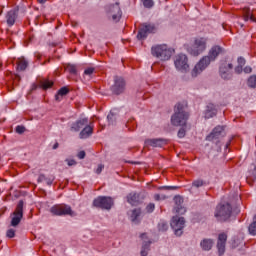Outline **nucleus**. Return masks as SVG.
Instances as JSON below:
<instances>
[{"mask_svg": "<svg viewBox=\"0 0 256 256\" xmlns=\"http://www.w3.org/2000/svg\"><path fill=\"white\" fill-rule=\"evenodd\" d=\"M222 51L223 48H221V46H213L209 50L208 55L202 57L201 60L195 65L191 72L192 77L201 75V73L204 72L209 67V65H211V62L215 61V59L221 55Z\"/></svg>", "mask_w": 256, "mask_h": 256, "instance_id": "f257e3e1", "label": "nucleus"}, {"mask_svg": "<svg viewBox=\"0 0 256 256\" xmlns=\"http://www.w3.org/2000/svg\"><path fill=\"white\" fill-rule=\"evenodd\" d=\"M189 119V113L187 112V106L178 103L174 108V114L171 117V123L174 127H183L187 125Z\"/></svg>", "mask_w": 256, "mask_h": 256, "instance_id": "f03ea898", "label": "nucleus"}, {"mask_svg": "<svg viewBox=\"0 0 256 256\" xmlns=\"http://www.w3.org/2000/svg\"><path fill=\"white\" fill-rule=\"evenodd\" d=\"M173 53H175V49L167 46L166 44L155 45L151 48V54L153 57L160 59V61H169V59L173 57Z\"/></svg>", "mask_w": 256, "mask_h": 256, "instance_id": "7ed1b4c3", "label": "nucleus"}, {"mask_svg": "<svg viewBox=\"0 0 256 256\" xmlns=\"http://www.w3.org/2000/svg\"><path fill=\"white\" fill-rule=\"evenodd\" d=\"M231 213H233V208L231 207V204H220L216 207L214 216L217 221L223 223L231 218Z\"/></svg>", "mask_w": 256, "mask_h": 256, "instance_id": "20e7f679", "label": "nucleus"}, {"mask_svg": "<svg viewBox=\"0 0 256 256\" xmlns=\"http://www.w3.org/2000/svg\"><path fill=\"white\" fill-rule=\"evenodd\" d=\"M50 213L56 217H63L67 215H69V217H77V213L67 204H56L52 206L50 208Z\"/></svg>", "mask_w": 256, "mask_h": 256, "instance_id": "39448f33", "label": "nucleus"}, {"mask_svg": "<svg viewBox=\"0 0 256 256\" xmlns=\"http://www.w3.org/2000/svg\"><path fill=\"white\" fill-rule=\"evenodd\" d=\"M207 49V38H196L193 45L187 48V51L193 57H198Z\"/></svg>", "mask_w": 256, "mask_h": 256, "instance_id": "423d86ee", "label": "nucleus"}, {"mask_svg": "<svg viewBox=\"0 0 256 256\" xmlns=\"http://www.w3.org/2000/svg\"><path fill=\"white\" fill-rule=\"evenodd\" d=\"M174 65L177 71L187 73L189 71V58L185 54H179L174 59Z\"/></svg>", "mask_w": 256, "mask_h": 256, "instance_id": "0eeeda50", "label": "nucleus"}, {"mask_svg": "<svg viewBox=\"0 0 256 256\" xmlns=\"http://www.w3.org/2000/svg\"><path fill=\"white\" fill-rule=\"evenodd\" d=\"M151 33H157V26L155 24L144 23L138 31L137 39L143 41Z\"/></svg>", "mask_w": 256, "mask_h": 256, "instance_id": "6e6552de", "label": "nucleus"}, {"mask_svg": "<svg viewBox=\"0 0 256 256\" xmlns=\"http://www.w3.org/2000/svg\"><path fill=\"white\" fill-rule=\"evenodd\" d=\"M106 13H107L108 19H111L112 21H114V23H118L122 15L121 7L119 6V3L116 2L115 4L109 5L106 8Z\"/></svg>", "mask_w": 256, "mask_h": 256, "instance_id": "1a4fd4ad", "label": "nucleus"}, {"mask_svg": "<svg viewBox=\"0 0 256 256\" xmlns=\"http://www.w3.org/2000/svg\"><path fill=\"white\" fill-rule=\"evenodd\" d=\"M170 225H171L173 231L175 232V235L177 237H181V235H183V229L185 228V218L179 217V216H174L172 218Z\"/></svg>", "mask_w": 256, "mask_h": 256, "instance_id": "9d476101", "label": "nucleus"}, {"mask_svg": "<svg viewBox=\"0 0 256 256\" xmlns=\"http://www.w3.org/2000/svg\"><path fill=\"white\" fill-rule=\"evenodd\" d=\"M93 206L109 211V209L113 207V199L107 196H99L98 198L94 199Z\"/></svg>", "mask_w": 256, "mask_h": 256, "instance_id": "9b49d317", "label": "nucleus"}, {"mask_svg": "<svg viewBox=\"0 0 256 256\" xmlns=\"http://www.w3.org/2000/svg\"><path fill=\"white\" fill-rule=\"evenodd\" d=\"M126 83L125 79L115 76L114 85L111 86V91L114 95H123L125 93Z\"/></svg>", "mask_w": 256, "mask_h": 256, "instance_id": "f8f14e48", "label": "nucleus"}, {"mask_svg": "<svg viewBox=\"0 0 256 256\" xmlns=\"http://www.w3.org/2000/svg\"><path fill=\"white\" fill-rule=\"evenodd\" d=\"M23 200H20L16 206L15 211L13 212V217L11 220V227H17L19 223H21V220L23 219Z\"/></svg>", "mask_w": 256, "mask_h": 256, "instance_id": "ddd939ff", "label": "nucleus"}, {"mask_svg": "<svg viewBox=\"0 0 256 256\" xmlns=\"http://www.w3.org/2000/svg\"><path fill=\"white\" fill-rule=\"evenodd\" d=\"M231 69H233V64L223 62L219 68L220 77L225 81L233 79V73L231 72Z\"/></svg>", "mask_w": 256, "mask_h": 256, "instance_id": "4468645a", "label": "nucleus"}, {"mask_svg": "<svg viewBox=\"0 0 256 256\" xmlns=\"http://www.w3.org/2000/svg\"><path fill=\"white\" fill-rule=\"evenodd\" d=\"M88 123H89V118H80L71 124L70 131H72V133H79V131H81V129H84V127Z\"/></svg>", "mask_w": 256, "mask_h": 256, "instance_id": "2eb2a0df", "label": "nucleus"}, {"mask_svg": "<svg viewBox=\"0 0 256 256\" xmlns=\"http://www.w3.org/2000/svg\"><path fill=\"white\" fill-rule=\"evenodd\" d=\"M226 243H227V234H225V233L219 234L218 242H217V249H218L219 256L225 255Z\"/></svg>", "mask_w": 256, "mask_h": 256, "instance_id": "dca6fc26", "label": "nucleus"}, {"mask_svg": "<svg viewBox=\"0 0 256 256\" xmlns=\"http://www.w3.org/2000/svg\"><path fill=\"white\" fill-rule=\"evenodd\" d=\"M145 145L148 147H165L167 140L163 138H153L145 140Z\"/></svg>", "mask_w": 256, "mask_h": 256, "instance_id": "f3484780", "label": "nucleus"}, {"mask_svg": "<svg viewBox=\"0 0 256 256\" xmlns=\"http://www.w3.org/2000/svg\"><path fill=\"white\" fill-rule=\"evenodd\" d=\"M225 129L223 126H216L212 132L206 137V141H215V139H219L221 135H223V131Z\"/></svg>", "mask_w": 256, "mask_h": 256, "instance_id": "a211bd4d", "label": "nucleus"}, {"mask_svg": "<svg viewBox=\"0 0 256 256\" xmlns=\"http://www.w3.org/2000/svg\"><path fill=\"white\" fill-rule=\"evenodd\" d=\"M51 89V87H53V81L47 80V79H42L39 81V84H33L31 91H36V89Z\"/></svg>", "mask_w": 256, "mask_h": 256, "instance_id": "6ab92c4d", "label": "nucleus"}, {"mask_svg": "<svg viewBox=\"0 0 256 256\" xmlns=\"http://www.w3.org/2000/svg\"><path fill=\"white\" fill-rule=\"evenodd\" d=\"M18 13H19V9H17V8H14L7 13L6 21H7V25H9V27H13V25H15V21H17Z\"/></svg>", "mask_w": 256, "mask_h": 256, "instance_id": "aec40b11", "label": "nucleus"}, {"mask_svg": "<svg viewBox=\"0 0 256 256\" xmlns=\"http://www.w3.org/2000/svg\"><path fill=\"white\" fill-rule=\"evenodd\" d=\"M93 135V126L89 124V122L86 124L84 129H82L79 133L80 139H89Z\"/></svg>", "mask_w": 256, "mask_h": 256, "instance_id": "412c9836", "label": "nucleus"}, {"mask_svg": "<svg viewBox=\"0 0 256 256\" xmlns=\"http://www.w3.org/2000/svg\"><path fill=\"white\" fill-rule=\"evenodd\" d=\"M215 115H217V108L215 107L214 104H208L206 106L205 118L211 119V117H215Z\"/></svg>", "mask_w": 256, "mask_h": 256, "instance_id": "4be33fe9", "label": "nucleus"}, {"mask_svg": "<svg viewBox=\"0 0 256 256\" xmlns=\"http://www.w3.org/2000/svg\"><path fill=\"white\" fill-rule=\"evenodd\" d=\"M139 217H141V208H135L131 211L130 219L132 223L139 224L141 220H139Z\"/></svg>", "mask_w": 256, "mask_h": 256, "instance_id": "5701e85b", "label": "nucleus"}, {"mask_svg": "<svg viewBox=\"0 0 256 256\" xmlns=\"http://www.w3.org/2000/svg\"><path fill=\"white\" fill-rule=\"evenodd\" d=\"M213 239L205 238L200 242V246L203 249V251H211L213 249Z\"/></svg>", "mask_w": 256, "mask_h": 256, "instance_id": "b1692460", "label": "nucleus"}, {"mask_svg": "<svg viewBox=\"0 0 256 256\" xmlns=\"http://www.w3.org/2000/svg\"><path fill=\"white\" fill-rule=\"evenodd\" d=\"M16 63L18 71H25V69L29 67V62L25 59V57L18 58Z\"/></svg>", "mask_w": 256, "mask_h": 256, "instance_id": "393cba45", "label": "nucleus"}, {"mask_svg": "<svg viewBox=\"0 0 256 256\" xmlns=\"http://www.w3.org/2000/svg\"><path fill=\"white\" fill-rule=\"evenodd\" d=\"M150 250H151V241H145L142 244L140 255L141 256H147V255H149Z\"/></svg>", "mask_w": 256, "mask_h": 256, "instance_id": "a878e982", "label": "nucleus"}, {"mask_svg": "<svg viewBox=\"0 0 256 256\" xmlns=\"http://www.w3.org/2000/svg\"><path fill=\"white\" fill-rule=\"evenodd\" d=\"M127 200H128V203H130V205H137V203H139V194L130 193L127 196Z\"/></svg>", "mask_w": 256, "mask_h": 256, "instance_id": "bb28decb", "label": "nucleus"}, {"mask_svg": "<svg viewBox=\"0 0 256 256\" xmlns=\"http://www.w3.org/2000/svg\"><path fill=\"white\" fill-rule=\"evenodd\" d=\"M43 181H45L47 183V185H53V181H55V177L51 176V177L47 178L45 176V174H41L38 177V183H43Z\"/></svg>", "mask_w": 256, "mask_h": 256, "instance_id": "cd10ccee", "label": "nucleus"}, {"mask_svg": "<svg viewBox=\"0 0 256 256\" xmlns=\"http://www.w3.org/2000/svg\"><path fill=\"white\" fill-rule=\"evenodd\" d=\"M243 13H244V21H249V19L250 21H255V17L251 15V9L244 8Z\"/></svg>", "mask_w": 256, "mask_h": 256, "instance_id": "c85d7f7f", "label": "nucleus"}, {"mask_svg": "<svg viewBox=\"0 0 256 256\" xmlns=\"http://www.w3.org/2000/svg\"><path fill=\"white\" fill-rule=\"evenodd\" d=\"M67 93H69V90L67 89V87H62L56 94V101H61V97H65Z\"/></svg>", "mask_w": 256, "mask_h": 256, "instance_id": "c756f323", "label": "nucleus"}, {"mask_svg": "<svg viewBox=\"0 0 256 256\" xmlns=\"http://www.w3.org/2000/svg\"><path fill=\"white\" fill-rule=\"evenodd\" d=\"M66 71H68V73H71V75H77V67L73 64H68L65 67Z\"/></svg>", "mask_w": 256, "mask_h": 256, "instance_id": "7c9ffc66", "label": "nucleus"}, {"mask_svg": "<svg viewBox=\"0 0 256 256\" xmlns=\"http://www.w3.org/2000/svg\"><path fill=\"white\" fill-rule=\"evenodd\" d=\"M174 211L178 215H185V213L187 212V209H185V207H183L182 205H178L174 207Z\"/></svg>", "mask_w": 256, "mask_h": 256, "instance_id": "2f4dec72", "label": "nucleus"}, {"mask_svg": "<svg viewBox=\"0 0 256 256\" xmlns=\"http://www.w3.org/2000/svg\"><path fill=\"white\" fill-rule=\"evenodd\" d=\"M203 185H205V182L201 179L194 180L193 183H192V187H196L197 189L199 187H203Z\"/></svg>", "mask_w": 256, "mask_h": 256, "instance_id": "473e14b6", "label": "nucleus"}, {"mask_svg": "<svg viewBox=\"0 0 256 256\" xmlns=\"http://www.w3.org/2000/svg\"><path fill=\"white\" fill-rule=\"evenodd\" d=\"M142 3L147 9H151V7L155 5V2H153V0H142Z\"/></svg>", "mask_w": 256, "mask_h": 256, "instance_id": "72a5a7b5", "label": "nucleus"}, {"mask_svg": "<svg viewBox=\"0 0 256 256\" xmlns=\"http://www.w3.org/2000/svg\"><path fill=\"white\" fill-rule=\"evenodd\" d=\"M107 119H108V123H110V125H113V123H115L117 118L115 117V114H113V112H110L107 116Z\"/></svg>", "mask_w": 256, "mask_h": 256, "instance_id": "f704fd0d", "label": "nucleus"}, {"mask_svg": "<svg viewBox=\"0 0 256 256\" xmlns=\"http://www.w3.org/2000/svg\"><path fill=\"white\" fill-rule=\"evenodd\" d=\"M159 231H167L169 229V225L166 222H160L158 224Z\"/></svg>", "mask_w": 256, "mask_h": 256, "instance_id": "c9c22d12", "label": "nucleus"}, {"mask_svg": "<svg viewBox=\"0 0 256 256\" xmlns=\"http://www.w3.org/2000/svg\"><path fill=\"white\" fill-rule=\"evenodd\" d=\"M6 237H8L9 239H13V237H15V229H8L6 232Z\"/></svg>", "mask_w": 256, "mask_h": 256, "instance_id": "e433bc0d", "label": "nucleus"}, {"mask_svg": "<svg viewBox=\"0 0 256 256\" xmlns=\"http://www.w3.org/2000/svg\"><path fill=\"white\" fill-rule=\"evenodd\" d=\"M237 63H238V66L245 67V64L247 63V61L243 57H238Z\"/></svg>", "mask_w": 256, "mask_h": 256, "instance_id": "4c0bfd02", "label": "nucleus"}, {"mask_svg": "<svg viewBox=\"0 0 256 256\" xmlns=\"http://www.w3.org/2000/svg\"><path fill=\"white\" fill-rule=\"evenodd\" d=\"M174 201H175V205H176L175 207H178V205L183 204V198H181V196H175Z\"/></svg>", "mask_w": 256, "mask_h": 256, "instance_id": "58836bf2", "label": "nucleus"}, {"mask_svg": "<svg viewBox=\"0 0 256 256\" xmlns=\"http://www.w3.org/2000/svg\"><path fill=\"white\" fill-rule=\"evenodd\" d=\"M147 213H153L155 211V205L153 203H150L146 206Z\"/></svg>", "mask_w": 256, "mask_h": 256, "instance_id": "ea45409f", "label": "nucleus"}, {"mask_svg": "<svg viewBox=\"0 0 256 256\" xmlns=\"http://www.w3.org/2000/svg\"><path fill=\"white\" fill-rule=\"evenodd\" d=\"M234 72L236 73V75H241V74L243 73V66L237 65V66L234 68Z\"/></svg>", "mask_w": 256, "mask_h": 256, "instance_id": "a19ab883", "label": "nucleus"}, {"mask_svg": "<svg viewBox=\"0 0 256 256\" xmlns=\"http://www.w3.org/2000/svg\"><path fill=\"white\" fill-rule=\"evenodd\" d=\"M16 133H18V135H23V133H25V126H17Z\"/></svg>", "mask_w": 256, "mask_h": 256, "instance_id": "79ce46f5", "label": "nucleus"}, {"mask_svg": "<svg viewBox=\"0 0 256 256\" xmlns=\"http://www.w3.org/2000/svg\"><path fill=\"white\" fill-rule=\"evenodd\" d=\"M94 72H95V68H87L84 71L85 75H93Z\"/></svg>", "mask_w": 256, "mask_h": 256, "instance_id": "37998d69", "label": "nucleus"}, {"mask_svg": "<svg viewBox=\"0 0 256 256\" xmlns=\"http://www.w3.org/2000/svg\"><path fill=\"white\" fill-rule=\"evenodd\" d=\"M178 137L180 139H183V137H185V129L181 128L179 131H178Z\"/></svg>", "mask_w": 256, "mask_h": 256, "instance_id": "c03bdc74", "label": "nucleus"}, {"mask_svg": "<svg viewBox=\"0 0 256 256\" xmlns=\"http://www.w3.org/2000/svg\"><path fill=\"white\" fill-rule=\"evenodd\" d=\"M104 168H105V166L103 164L98 165V167L96 169L97 175L101 174V171H103Z\"/></svg>", "mask_w": 256, "mask_h": 256, "instance_id": "a18cd8bd", "label": "nucleus"}, {"mask_svg": "<svg viewBox=\"0 0 256 256\" xmlns=\"http://www.w3.org/2000/svg\"><path fill=\"white\" fill-rule=\"evenodd\" d=\"M243 71H244V73L249 74V73L253 72V68H251L250 66H246V67H244Z\"/></svg>", "mask_w": 256, "mask_h": 256, "instance_id": "49530a36", "label": "nucleus"}, {"mask_svg": "<svg viewBox=\"0 0 256 256\" xmlns=\"http://www.w3.org/2000/svg\"><path fill=\"white\" fill-rule=\"evenodd\" d=\"M66 162L68 163L69 167H73V165H77V162L75 160L66 159Z\"/></svg>", "mask_w": 256, "mask_h": 256, "instance_id": "de8ad7c7", "label": "nucleus"}, {"mask_svg": "<svg viewBox=\"0 0 256 256\" xmlns=\"http://www.w3.org/2000/svg\"><path fill=\"white\" fill-rule=\"evenodd\" d=\"M85 155H86L85 151H80V152L78 153L77 157H78L79 159H85Z\"/></svg>", "mask_w": 256, "mask_h": 256, "instance_id": "09e8293b", "label": "nucleus"}, {"mask_svg": "<svg viewBox=\"0 0 256 256\" xmlns=\"http://www.w3.org/2000/svg\"><path fill=\"white\" fill-rule=\"evenodd\" d=\"M160 189H177V187L163 186Z\"/></svg>", "mask_w": 256, "mask_h": 256, "instance_id": "8fccbe9b", "label": "nucleus"}, {"mask_svg": "<svg viewBox=\"0 0 256 256\" xmlns=\"http://www.w3.org/2000/svg\"><path fill=\"white\" fill-rule=\"evenodd\" d=\"M154 199H155L156 201H159V200L161 199V196H160L159 194H155V195H154Z\"/></svg>", "mask_w": 256, "mask_h": 256, "instance_id": "3c124183", "label": "nucleus"}, {"mask_svg": "<svg viewBox=\"0 0 256 256\" xmlns=\"http://www.w3.org/2000/svg\"><path fill=\"white\" fill-rule=\"evenodd\" d=\"M52 149H59V144L56 142V143L53 145Z\"/></svg>", "mask_w": 256, "mask_h": 256, "instance_id": "603ef678", "label": "nucleus"}, {"mask_svg": "<svg viewBox=\"0 0 256 256\" xmlns=\"http://www.w3.org/2000/svg\"><path fill=\"white\" fill-rule=\"evenodd\" d=\"M47 0H38V3H46Z\"/></svg>", "mask_w": 256, "mask_h": 256, "instance_id": "864d4df0", "label": "nucleus"}, {"mask_svg": "<svg viewBox=\"0 0 256 256\" xmlns=\"http://www.w3.org/2000/svg\"><path fill=\"white\" fill-rule=\"evenodd\" d=\"M146 234H141V238L143 239V237H145Z\"/></svg>", "mask_w": 256, "mask_h": 256, "instance_id": "5fc2aeb1", "label": "nucleus"}, {"mask_svg": "<svg viewBox=\"0 0 256 256\" xmlns=\"http://www.w3.org/2000/svg\"><path fill=\"white\" fill-rule=\"evenodd\" d=\"M226 147H229V144H226Z\"/></svg>", "mask_w": 256, "mask_h": 256, "instance_id": "6e6d98bb", "label": "nucleus"}]
</instances>
